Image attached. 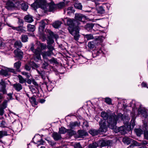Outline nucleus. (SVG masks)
<instances>
[{
  "label": "nucleus",
  "instance_id": "obj_1",
  "mask_svg": "<svg viewBox=\"0 0 148 148\" xmlns=\"http://www.w3.org/2000/svg\"><path fill=\"white\" fill-rule=\"evenodd\" d=\"M31 6L35 10L40 8L45 12H53L56 9V4L52 0H36Z\"/></svg>",
  "mask_w": 148,
  "mask_h": 148
},
{
  "label": "nucleus",
  "instance_id": "obj_2",
  "mask_svg": "<svg viewBox=\"0 0 148 148\" xmlns=\"http://www.w3.org/2000/svg\"><path fill=\"white\" fill-rule=\"evenodd\" d=\"M66 23L69 26L68 28V30L70 33L73 36L74 39L78 40L80 35L79 34V31L77 28L76 27L80 25L79 23H77V21L73 19L66 18Z\"/></svg>",
  "mask_w": 148,
  "mask_h": 148
},
{
  "label": "nucleus",
  "instance_id": "obj_3",
  "mask_svg": "<svg viewBox=\"0 0 148 148\" xmlns=\"http://www.w3.org/2000/svg\"><path fill=\"white\" fill-rule=\"evenodd\" d=\"M102 118L105 121L106 119L107 120V122H108L109 126L112 129L115 128L116 122L118 119L116 116L111 115L109 116L107 113L102 112Z\"/></svg>",
  "mask_w": 148,
  "mask_h": 148
},
{
  "label": "nucleus",
  "instance_id": "obj_4",
  "mask_svg": "<svg viewBox=\"0 0 148 148\" xmlns=\"http://www.w3.org/2000/svg\"><path fill=\"white\" fill-rule=\"evenodd\" d=\"M19 4V2H18L17 0H9L6 3L5 7L8 10L14 7L20 8V5H18Z\"/></svg>",
  "mask_w": 148,
  "mask_h": 148
},
{
  "label": "nucleus",
  "instance_id": "obj_5",
  "mask_svg": "<svg viewBox=\"0 0 148 148\" xmlns=\"http://www.w3.org/2000/svg\"><path fill=\"white\" fill-rule=\"evenodd\" d=\"M75 19L77 21V23H79L80 24H84L86 23L85 21L86 20V18L84 15L80 14H76L75 15Z\"/></svg>",
  "mask_w": 148,
  "mask_h": 148
},
{
  "label": "nucleus",
  "instance_id": "obj_6",
  "mask_svg": "<svg viewBox=\"0 0 148 148\" xmlns=\"http://www.w3.org/2000/svg\"><path fill=\"white\" fill-rule=\"evenodd\" d=\"M10 72L15 73V71L14 69L7 68L5 70L2 69L0 71V74L6 77H9L10 75Z\"/></svg>",
  "mask_w": 148,
  "mask_h": 148
},
{
  "label": "nucleus",
  "instance_id": "obj_7",
  "mask_svg": "<svg viewBox=\"0 0 148 148\" xmlns=\"http://www.w3.org/2000/svg\"><path fill=\"white\" fill-rule=\"evenodd\" d=\"M102 121L101 119H100V121L99 122L100 125V128L99 130H96L95 129H91L89 131V133L92 135L93 136H95L98 135L100 132L102 131Z\"/></svg>",
  "mask_w": 148,
  "mask_h": 148
},
{
  "label": "nucleus",
  "instance_id": "obj_8",
  "mask_svg": "<svg viewBox=\"0 0 148 148\" xmlns=\"http://www.w3.org/2000/svg\"><path fill=\"white\" fill-rule=\"evenodd\" d=\"M138 115L140 114L141 116L145 118L147 117V114L146 110L145 108H141L140 107L138 110Z\"/></svg>",
  "mask_w": 148,
  "mask_h": 148
},
{
  "label": "nucleus",
  "instance_id": "obj_9",
  "mask_svg": "<svg viewBox=\"0 0 148 148\" xmlns=\"http://www.w3.org/2000/svg\"><path fill=\"white\" fill-rule=\"evenodd\" d=\"M14 53L15 55V57L20 60H21L22 58L23 53L21 50L19 49H16L14 51Z\"/></svg>",
  "mask_w": 148,
  "mask_h": 148
},
{
  "label": "nucleus",
  "instance_id": "obj_10",
  "mask_svg": "<svg viewBox=\"0 0 148 148\" xmlns=\"http://www.w3.org/2000/svg\"><path fill=\"white\" fill-rule=\"evenodd\" d=\"M101 37L102 36H101L94 38L93 35L91 34H87L85 36V38L88 40L95 39L96 40H99L101 39Z\"/></svg>",
  "mask_w": 148,
  "mask_h": 148
},
{
  "label": "nucleus",
  "instance_id": "obj_11",
  "mask_svg": "<svg viewBox=\"0 0 148 148\" xmlns=\"http://www.w3.org/2000/svg\"><path fill=\"white\" fill-rule=\"evenodd\" d=\"M36 70L38 73L40 75L41 78L43 79H45L46 77H47L48 79V75L47 74V72H46L44 71H40L38 69H37Z\"/></svg>",
  "mask_w": 148,
  "mask_h": 148
},
{
  "label": "nucleus",
  "instance_id": "obj_12",
  "mask_svg": "<svg viewBox=\"0 0 148 148\" xmlns=\"http://www.w3.org/2000/svg\"><path fill=\"white\" fill-rule=\"evenodd\" d=\"M53 54V52H51V51H48L42 52L41 54L43 58L47 59L48 57L51 56Z\"/></svg>",
  "mask_w": 148,
  "mask_h": 148
},
{
  "label": "nucleus",
  "instance_id": "obj_13",
  "mask_svg": "<svg viewBox=\"0 0 148 148\" xmlns=\"http://www.w3.org/2000/svg\"><path fill=\"white\" fill-rule=\"evenodd\" d=\"M52 137H53L54 140L56 141L60 140L62 138L60 134L56 132H54L53 133Z\"/></svg>",
  "mask_w": 148,
  "mask_h": 148
},
{
  "label": "nucleus",
  "instance_id": "obj_14",
  "mask_svg": "<svg viewBox=\"0 0 148 148\" xmlns=\"http://www.w3.org/2000/svg\"><path fill=\"white\" fill-rule=\"evenodd\" d=\"M126 128L125 126H122L119 127L117 132H119L121 134H124L126 133Z\"/></svg>",
  "mask_w": 148,
  "mask_h": 148
},
{
  "label": "nucleus",
  "instance_id": "obj_15",
  "mask_svg": "<svg viewBox=\"0 0 148 148\" xmlns=\"http://www.w3.org/2000/svg\"><path fill=\"white\" fill-rule=\"evenodd\" d=\"M13 86L15 90L18 92L22 89V86L19 83H16L13 84Z\"/></svg>",
  "mask_w": 148,
  "mask_h": 148
},
{
  "label": "nucleus",
  "instance_id": "obj_16",
  "mask_svg": "<svg viewBox=\"0 0 148 148\" xmlns=\"http://www.w3.org/2000/svg\"><path fill=\"white\" fill-rule=\"evenodd\" d=\"M77 133L78 134V137L81 138L88 134L87 132L86 131L83 130H79Z\"/></svg>",
  "mask_w": 148,
  "mask_h": 148
},
{
  "label": "nucleus",
  "instance_id": "obj_17",
  "mask_svg": "<svg viewBox=\"0 0 148 148\" xmlns=\"http://www.w3.org/2000/svg\"><path fill=\"white\" fill-rule=\"evenodd\" d=\"M24 19L25 21L28 23H31L34 21L33 17L29 14L26 15L25 16Z\"/></svg>",
  "mask_w": 148,
  "mask_h": 148
},
{
  "label": "nucleus",
  "instance_id": "obj_18",
  "mask_svg": "<svg viewBox=\"0 0 148 148\" xmlns=\"http://www.w3.org/2000/svg\"><path fill=\"white\" fill-rule=\"evenodd\" d=\"M37 43L38 45V48H40V51H41L44 50L46 48L47 46L46 44L42 43H41L39 42H37Z\"/></svg>",
  "mask_w": 148,
  "mask_h": 148
},
{
  "label": "nucleus",
  "instance_id": "obj_19",
  "mask_svg": "<svg viewBox=\"0 0 148 148\" xmlns=\"http://www.w3.org/2000/svg\"><path fill=\"white\" fill-rule=\"evenodd\" d=\"M45 84L47 88L49 91H51L53 88V84L52 82H50L48 83L47 82H45Z\"/></svg>",
  "mask_w": 148,
  "mask_h": 148
},
{
  "label": "nucleus",
  "instance_id": "obj_20",
  "mask_svg": "<svg viewBox=\"0 0 148 148\" xmlns=\"http://www.w3.org/2000/svg\"><path fill=\"white\" fill-rule=\"evenodd\" d=\"M23 45L21 42L20 41H16L14 44V47L19 49V48H21L22 47Z\"/></svg>",
  "mask_w": 148,
  "mask_h": 148
},
{
  "label": "nucleus",
  "instance_id": "obj_21",
  "mask_svg": "<svg viewBox=\"0 0 148 148\" xmlns=\"http://www.w3.org/2000/svg\"><path fill=\"white\" fill-rule=\"evenodd\" d=\"M9 27H12V28L14 30H16L18 31H21L22 32H25L23 27L22 26H19L17 27H15L11 26H9Z\"/></svg>",
  "mask_w": 148,
  "mask_h": 148
},
{
  "label": "nucleus",
  "instance_id": "obj_22",
  "mask_svg": "<svg viewBox=\"0 0 148 148\" xmlns=\"http://www.w3.org/2000/svg\"><path fill=\"white\" fill-rule=\"evenodd\" d=\"M62 22L59 21H56L52 24L53 26L55 28H58L62 24Z\"/></svg>",
  "mask_w": 148,
  "mask_h": 148
},
{
  "label": "nucleus",
  "instance_id": "obj_23",
  "mask_svg": "<svg viewBox=\"0 0 148 148\" xmlns=\"http://www.w3.org/2000/svg\"><path fill=\"white\" fill-rule=\"evenodd\" d=\"M18 5H20L21 9L24 11H26L28 8V5L24 3L21 4L19 3Z\"/></svg>",
  "mask_w": 148,
  "mask_h": 148
},
{
  "label": "nucleus",
  "instance_id": "obj_24",
  "mask_svg": "<svg viewBox=\"0 0 148 148\" xmlns=\"http://www.w3.org/2000/svg\"><path fill=\"white\" fill-rule=\"evenodd\" d=\"M133 140L127 137H125L123 138V142L127 145L129 144Z\"/></svg>",
  "mask_w": 148,
  "mask_h": 148
},
{
  "label": "nucleus",
  "instance_id": "obj_25",
  "mask_svg": "<svg viewBox=\"0 0 148 148\" xmlns=\"http://www.w3.org/2000/svg\"><path fill=\"white\" fill-rule=\"evenodd\" d=\"M94 26V25L92 23H87L85 26V28L88 31L92 29Z\"/></svg>",
  "mask_w": 148,
  "mask_h": 148
},
{
  "label": "nucleus",
  "instance_id": "obj_26",
  "mask_svg": "<svg viewBox=\"0 0 148 148\" xmlns=\"http://www.w3.org/2000/svg\"><path fill=\"white\" fill-rule=\"evenodd\" d=\"M27 31L29 32H34L35 29V26L30 24L27 25Z\"/></svg>",
  "mask_w": 148,
  "mask_h": 148
},
{
  "label": "nucleus",
  "instance_id": "obj_27",
  "mask_svg": "<svg viewBox=\"0 0 148 148\" xmlns=\"http://www.w3.org/2000/svg\"><path fill=\"white\" fill-rule=\"evenodd\" d=\"M56 9H62L65 6V4L64 2H61L58 4H56Z\"/></svg>",
  "mask_w": 148,
  "mask_h": 148
},
{
  "label": "nucleus",
  "instance_id": "obj_28",
  "mask_svg": "<svg viewBox=\"0 0 148 148\" xmlns=\"http://www.w3.org/2000/svg\"><path fill=\"white\" fill-rule=\"evenodd\" d=\"M29 101L32 104L33 106H35V105L37 104V103L36 101V99L33 97L29 98Z\"/></svg>",
  "mask_w": 148,
  "mask_h": 148
},
{
  "label": "nucleus",
  "instance_id": "obj_29",
  "mask_svg": "<svg viewBox=\"0 0 148 148\" xmlns=\"http://www.w3.org/2000/svg\"><path fill=\"white\" fill-rule=\"evenodd\" d=\"M21 62L18 61L15 62L14 64V67L17 69H18L20 68L21 65Z\"/></svg>",
  "mask_w": 148,
  "mask_h": 148
},
{
  "label": "nucleus",
  "instance_id": "obj_30",
  "mask_svg": "<svg viewBox=\"0 0 148 148\" xmlns=\"http://www.w3.org/2000/svg\"><path fill=\"white\" fill-rule=\"evenodd\" d=\"M74 7L75 8L79 10H81L82 9V6L81 3L77 2L74 3Z\"/></svg>",
  "mask_w": 148,
  "mask_h": 148
},
{
  "label": "nucleus",
  "instance_id": "obj_31",
  "mask_svg": "<svg viewBox=\"0 0 148 148\" xmlns=\"http://www.w3.org/2000/svg\"><path fill=\"white\" fill-rule=\"evenodd\" d=\"M79 125L77 122L70 123L69 125V127L71 129L74 128L76 126H79Z\"/></svg>",
  "mask_w": 148,
  "mask_h": 148
},
{
  "label": "nucleus",
  "instance_id": "obj_32",
  "mask_svg": "<svg viewBox=\"0 0 148 148\" xmlns=\"http://www.w3.org/2000/svg\"><path fill=\"white\" fill-rule=\"evenodd\" d=\"M8 135L7 132L5 131H0V139Z\"/></svg>",
  "mask_w": 148,
  "mask_h": 148
},
{
  "label": "nucleus",
  "instance_id": "obj_33",
  "mask_svg": "<svg viewBox=\"0 0 148 148\" xmlns=\"http://www.w3.org/2000/svg\"><path fill=\"white\" fill-rule=\"evenodd\" d=\"M102 122H103L102 123V132H106L107 131L108 127L106 125V122L105 121L103 122L102 120Z\"/></svg>",
  "mask_w": 148,
  "mask_h": 148
},
{
  "label": "nucleus",
  "instance_id": "obj_34",
  "mask_svg": "<svg viewBox=\"0 0 148 148\" xmlns=\"http://www.w3.org/2000/svg\"><path fill=\"white\" fill-rule=\"evenodd\" d=\"M18 77L19 79V82L21 84H23L26 82V80L24 79L21 75H18Z\"/></svg>",
  "mask_w": 148,
  "mask_h": 148
},
{
  "label": "nucleus",
  "instance_id": "obj_35",
  "mask_svg": "<svg viewBox=\"0 0 148 148\" xmlns=\"http://www.w3.org/2000/svg\"><path fill=\"white\" fill-rule=\"evenodd\" d=\"M135 132L137 135L138 136H140L141 134H142L143 132V131L140 129H135Z\"/></svg>",
  "mask_w": 148,
  "mask_h": 148
},
{
  "label": "nucleus",
  "instance_id": "obj_36",
  "mask_svg": "<svg viewBox=\"0 0 148 148\" xmlns=\"http://www.w3.org/2000/svg\"><path fill=\"white\" fill-rule=\"evenodd\" d=\"M46 24V23L44 21H41V24L39 27V29L41 30L42 31H43L45 28Z\"/></svg>",
  "mask_w": 148,
  "mask_h": 148
},
{
  "label": "nucleus",
  "instance_id": "obj_37",
  "mask_svg": "<svg viewBox=\"0 0 148 148\" xmlns=\"http://www.w3.org/2000/svg\"><path fill=\"white\" fill-rule=\"evenodd\" d=\"M6 86H1L0 88V92L2 93L3 94H6L7 93L6 89Z\"/></svg>",
  "mask_w": 148,
  "mask_h": 148
},
{
  "label": "nucleus",
  "instance_id": "obj_38",
  "mask_svg": "<svg viewBox=\"0 0 148 148\" xmlns=\"http://www.w3.org/2000/svg\"><path fill=\"white\" fill-rule=\"evenodd\" d=\"M67 130L64 127H61L59 128V133L60 134H64L67 132Z\"/></svg>",
  "mask_w": 148,
  "mask_h": 148
},
{
  "label": "nucleus",
  "instance_id": "obj_39",
  "mask_svg": "<svg viewBox=\"0 0 148 148\" xmlns=\"http://www.w3.org/2000/svg\"><path fill=\"white\" fill-rule=\"evenodd\" d=\"M67 132L68 135L70 136H73L76 133V132L75 131L71 130H67Z\"/></svg>",
  "mask_w": 148,
  "mask_h": 148
},
{
  "label": "nucleus",
  "instance_id": "obj_40",
  "mask_svg": "<svg viewBox=\"0 0 148 148\" xmlns=\"http://www.w3.org/2000/svg\"><path fill=\"white\" fill-rule=\"evenodd\" d=\"M98 144L96 142L93 143L91 144H90L88 146V148H96L98 146Z\"/></svg>",
  "mask_w": 148,
  "mask_h": 148
},
{
  "label": "nucleus",
  "instance_id": "obj_41",
  "mask_svg": "<svg viewBox=\"0 0 148 148\" xmlns=\"http://www.w3.org/2000/svg\"><path fill=\"white\" fill-rule=\"evenodd\" d=\"M35 56L34 57V60L36 62H38L39 60H40L41 59L40 54L35 55Z\"/></svg>",
  "mask_w": 148,
  "mask_h": 148
},
{
  "label": "nucleus",
  "instance_id": "obj_42",
  "mask_svg": "<svg viewBox=\"0 0 148 148\" xmlns=\"http://www.w3.org/2000/svg\"><path fill=\"white\" fill-rule=\"evenodd\" d=\"M7 103L8 101L7 100H5L2 103V104L0 106V107H1L2 108L5 109L7 107Z\"/></svg>",
  "mask_w": 148,
  "mask_h": 148
},
{
  "label": "nucleus",
  "instance_id": "obj_43",
  "mask_svg": "<svg viewBox=\"0 0 148 148\" xmlns=\"http://www.w3.org/2000/svg\"><path fill=\"white\" fill-rule=\"evenodd\" d=\"M95 46L93 41L89 42L88 44V47L91 49H93L94 47Z\"/></svg>",
  "mask_w": 148,
  "mask_h": 148
},
{
  "label": "nucleus",
  "instance_id": "obj_44",
  "mask_svg": "<svg viewBox=\"0 0 148 148\" xmlns=\"http://www.w3.org/2000/svg\"><path fill=\"white\" fill-rule=\"evenodd\" d=\"M28 37L27 35H22L21 37V40L23 42H25L28 40Z\"/></svg>",
  "mask_w": 148,
  "mask_h": 148
},
{
  "label": "nucleus",
  "instance_id": "obj_45",
  "mask_svg": "<svg viewBox=\"0 0 148 148\" xmlns=\"http://www.w3.org/2000/svg\"><path fill=\"white\" fill-rule=\"evenodd\" d=\"M48 32L51 37H54L56 38H58V35L56 34H54L53 32L50 30H48Z\"/></svg>",
  "mask_w": 148,
  "mask_h": 148
},
{
  "label": "nucleus",
  "instance_id": "obj_46",
  "mask_svg": "<svg viewBox=\"0 0 148 148\" xmlns=\"http://www.w3.org/2000/svg\"><path fill=\"white\" fill-rule=\"evenodd\" d=\"M105 99V101L109 105H111L112 104V100L110 98L108 97H106Z\"/></svg>",
  "mask_w": 148,
  "mask_h": 148
},
{
  "label": "nucleus",
  "instance_id": "obj_47",
  "mask_svg": "<svg viewBox=\"0 0 148 148\" xmlns=\"http://www.w3.org/2000/svg\"><path fill=\"white\" fill-rule=\"evenodd\" d=\"M21 74L22 75L25 76L27 78H30L31 76L30 73L24 71L22 72Z\"/></svg>",
  "mask_w": 148,
  "mask_h": 148
},
{
  "label": "nucleus",
  "instance_id": "obj_48",
  "mask_svg": "<svg viewBox=\"0 0 148 148\" xmlns=\"http://www.w3.org/2000/svg\"><path fill=\"white\" fill-rule=\"evenodd\" d=\"M143 127L144 132L148 131V124L147 123H144Z\"/></svg>",
  "mask_w": 148,
  "mask_h": 148
},
{
  "label": "nucleus",
  "instance_id": "obj_49",
  "mask_svg": "<svg viewBox=\"0 0 148 148\" xmlns=\"http://www.w3.org/2000/svg\"><path fill=\"white\" fill-rule=\"evenodd\" d=\"M73 146L75 148H82L79 143H75Z\"/></svg>",
  "mask_w": 148,
  "mask_h": 148
},
{
  "label": "nucleus",
  "instance_id": "obj_50",
  "mask_svg": "<svg viewBox=\"0 0 148 148\" xmlns=\"http://www.w3.org/2000/svg\"><path fill=\"white\" fill-rule=\"evenodd\" d=\"M6 125L5 122L3 120H2L0 124V127H6Z\"/></svg>",
  "mask_w": 148,
  "mask_h": 148
},
{
  "label": "nucleus",
  "instance_id": "obj_51",
  "mask_svg": "<svg viewBox=\"0 0 148 148\" xmlns=\"http://www.w3.org/2000/svg\"><path fill=\"white\" fill-rule=\"evenodd\" d=\"M47 48L49 50V51H51V52H53V51L54 49L53 47L50 44L48 45Z\"/></svg>",
  "mask_w": 148,
  "mask_h": 148
},
{
  "label": "nucleus",
  "instance_id": "obj_52",
  "mask_svg": "<svg viewBox=\"0 0 148 148\" xmlns=\"http://www.w3.org/2000/svg\"><path fill=\"white\" fill-rule=\"evenodd\" d=\"M48 66V64L45 62L42 64V67L44 69H46Z\"/></svg>",
  "mask_w": 148,
  "mask_h": 148
},
{
  "label": "nucleus",
  "instance_id": "obj_53",
  "mask_svg": "<svg viewBox=\"0 0 148 148\" xmlns=\"http://www.w3.org/2000/svg\"><path fill=\"white\" fill-rule=\"evenodd\" d=\"M41 51L40 50V51L37 49H36L33 52L34 53V55H36L40 54Z\"/></svg>",
  "mask_w": 148,
  "mask_h": 148
},
{
  "label": "nucleus",
  "instance_id": "obj_54",
  "mask_svg": "<svg viewBox=\"0 0 148 148\" xmlns=\"http://www.w3.org/2000/svg\"><path fill=\"white\" fill-rule=\"evenodd\" d=\"M97 12L101 14H102V7L100 6L97 8Z\"/></svg>",
  "mask_w": 148,
  "mask_h": 148
},
{
  "label": "nucleus",
  "instance_id": "obj_55",
  "mask_svg": "<svg viewBox=\"0 0 148 148\" xmlns=\"http://www.w3.org/2000/svg\"><path fill=\"white\" fill-rule=\"evenodd\" d=\"M49 61L51 63H54L55 64L58 63V62L56 59L54 58H52L51 59L49 60Z\"/></svg>",
  "mask_w": 148,
  "mask_h": 148
},
{
  "label": "nucleus",
  "instance_id": "obj_56",
  "mask_svg": "<svg viewBox=\"0 0 148 148\" xmlns=\"http://www.w3.org/2000/svg\"><path fill=\"white\" fill-rule=\"evenodd\" d=\"M144 136L145 139L148 140V131L144 132Z\"/></svg>",
  "mask_w": 148,
  "mask_h": 148
},
{
  "label": "nucleus",
  "instance_id": "obj_57",
  "mask_svg": "<svg viewBox=\"0 0 148 148\" xmlns=\"http://www.w3.org/2000/svg\"><path fill=\"white\" fill-rule=\"evenodd\" d=\"M25 69L27 71H29L31 70V67L27 64H26L25 65Z\"/></svg>",
  "mask_w": 148,
  "mask_h": 148
},
{
  "label": "nucleus",
  "instance_id": "obj_58",
  "mask_svg": "<svg viewBox=\"0 0 148 148\" xmlns=\"http://www.w3.org/2000/svg\"><path fill=\"white\" fill-rule=\"evenodd\" d=\"M54 42V40L51 38H50L49 39V40H48V44H50L51 45V44H52Z\"/></svg>",
  "mask_w": 148,
  "mask_h": 148
},
{
  "label": "nucleus",
  "instance_id": "obj_59",
  "mask_svg": "<svg viewBox=\"0 0 148 148\" xmlns=\"http://www.w3.org/2000/svg\"><path fill=\"white\" fill-rule=\"evenodd\" d=\"M4 109L0 107V115L2 116L4 114Z\"/></svg>",
  "mask_w": 148,
  "mask_h": 148
},
{
  "label": "nucleus",
  "instance_id": "obj_60",
  "mask_svg": "<svg viewBox=\"0 0 148 148\" xmlns=\"http://www.w3.org/2000/svg\"><path fill=\"white\" fill-rule=\"evenodd\" d=\"M133 115H134V116L132 117V119L131 121V125L133 127L135 125V124L134 123V120L135 119V115H134V114H133Z\"/></svg>",
  "mask_w": 148,
  "mask_h": 148
},
{
  "label": "nucleus",
  "instance_id": "obj_61",
  "mask_svg": "<svg viewBox=\"0 0 148 148\" xmlns=\"http://www.w3.org/2000/svg\"><path fill=\"white\" fill-rule=\"evenodd\" d=\"M0 85L1 86H6L5 82L2 79H1V82H0Z\"/></svg>",
  "mask_w": 148,
  "mask_h": 148
},
{
  "label": "nucleus",
  "instance_id": "obj_62",
  "mask_svg": "<svg viewBox=\"0 0 148 148\" xmlns=\"http://www.w3.org/2000/svg\"><path fill=\"white\" fill-rule=\"evenodd\" d=\"M107 142V141H106L102 140V147L107 145H108Z\"/></svg>",
  "mask_w": 148,
  "mask_h": 148
},
{
  "label": "nucleus",
  "instance_id": "obj_63",
  "mask_svg": "<svg viewBox=\"0 0 148 148\" xmlns=\"http://www.w3.org/2000/svg\"><path fill=\"white\" fill-rule=\"evenodd\" d=\"M12 94H13V92L10 93H9L8 94H7V95L9 97L10 99L11 100L13 99L12 97Z\"/></svg>",
  "mask_w": 148,
  "mask_h": 148
},
{
  "label": "nucleus",
  "instance_id": "obj_64",
  "mask_svg": "<svg viewBox=\"0 0 148 148\" xmlns=\"http://www.w3.org/2000/svg\"><path fill=\"white\" fill-rule=\"evenodd\" d=\"M32 83L35 86H38V84L35 81V80L34 79H32Z\"/></svg>",
  "mask_w": 148,
  "mask_h": 148
}]
</instances>
